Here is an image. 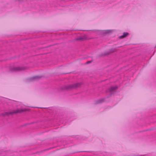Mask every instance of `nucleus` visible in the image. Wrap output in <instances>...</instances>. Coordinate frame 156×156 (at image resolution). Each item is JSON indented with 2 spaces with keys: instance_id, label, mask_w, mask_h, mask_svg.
<instances>
[{
  "instance_id": "nucleus-4",
  "label": "nucleus",
  "mask_w": 156,
  "mask_h": 156,
  "mask_svg": "<svg viewBox=\"0 0 156 156\" xmlns=\"http://www.w3.org/2000/svg\"><path fill=\"white\" fill-rule=\"evenodd\" d=\"M12 115V112H5L2 113L1 114V115L3 116H5L6 115Z\"/></svg>"
},
{
  "instance_id": "nucleus-7",
  "label": "nucleus",
  "mask_w": 156,
  "mask_h": 156,
  "mask_svg": "<svg viewBox=\"0 0 156 156\" xmlns=\"http://www.w3.org/2000/svg\"><path fill=\"white\" fill-rule=\"evenodd\" d=\"M41 77V76H34L32 78V79L33 80H37L40 79Z\"/></svg>"
},
{
  "instance_id": "nucleus-10",
  "label": "nucleus",
  "mask_w": 156,
  "mask_h": 156,
  "mask_svg": "<svg viewBox=\"0 0 156 156\" xmlns=\"http://www.w3.org/2000/svg\"><path fill=\"white\" fill-rule=\"evenodd\" d=\"M117 88V87L116 86L112 87L110 89V91L111 92L113 91H114Z\"/></svg>"
},
{
  "instance_id": "nucleus-8",
  "label": "nucleus",
  "mask_w": 156,
  "mask_h": 156,
  "mask_svg": "<svg viewBox=\"0 0 156 156\" xmlns=\"http://www.w3.org/2000/svg\"><path fill=\"white\" fill-rule=\"evenodd\" d=\"M112 32V30H104L103 31V33L105 34H108Z\"/></svg>"
},
{
  "instance_id": "nucleus-2",
  "label": "nucleus",
  "mask_w": 156,
  "mask_h": 156,
  "mask_svg": "<svg viewBox=\"0 0 156 156\" xmlns=\"http://www.w3.org/2000/svg\"><path fill=\"white\" fill-rule=\"evenodd\" d=\"M28 69V67L25 66H14L11 68V70L13 72H18L24 71Z\"/></svg>"
},
{
  "instance_id": "nucleus-11",
  "label": "nucleus",
  "mask_w": 156,
  "mask_h": 156,
  "mask_svg": "<svg viewBox=\"0 0 156 156\" xmlns=\"http://www.w3.org/2000/svg\"><path fill=\"white\" fill-rule=\"evenodd\" d=\"M83 37V41L86 40L87 39H89L90 38H89L87 36H84Z\"/></svg>"
},
{
  "instance_id": "nucleus-3",
  "label": "nucleus",
  "mask_w": 156,
  "mask_h": 156,
  "mask_svg": "<svg viewBox=\"0 0 156 156\" xmlns=\"http://www.w3.org/2000/svg\"><path fill=\"white\" fill-rule=\"evenodd\" d=\"M28 110L26 109H17L16 110H14L12 112V114H16L18 113H21L24 112H26Z\"/></svg>"
},
{
  "instance_id": "nucleus-12",
  "label": "nucleus",
  "mask_w": 156,
  "mask_h": 156,
  "mask_svg": "<svg viewBox=\"0 0 156 156\" xmlns=\"http://www.w3.org/2000/svg\"><path fill=\"white\" fill-rule=\"evenodd\" d=\"M104 101V99H101L97 101V103H99L101 102H102Z\"/></svg>"
},
{
  "instance_id": "nucleus-13",
  "label": "nucleus",
  "mask_w": 156,
  "mask_h": 156,
  "mask_svg": "<svg viewBox=\"0 0 156 156\" xmlns=\"http://www.w3.org/2000/svg\"><path fill=\"white\" fill-rule=\"evenodd\" d=\"M82 40L83 41V37H79L78 38H76L75 39V40L77 41V40Z\"/></svg>"
},
{
  "instance_id": "nucleus-6",
  "label": "nucleus",
  "mask_w": 156,
  "mask_h": 156,
  "mask_svg": "<svg viewBox=\"0 0 156 156\" xmlns=\"http://www.w3.org/2000/svg\"><path fill=\"white\" fill-rule=\"evenodd\" d=\"M116 51V49L115 48H112L109 50V51L106 54L108 55L110 54L115 52Z\"/></svg>"
},
{
  "instance_id": "nucleus-5",
  "label": "nucleus",
  "mask_w": 156,
  "mask_h": 156,
  "mask_svg": "<svg viewBox=\"0 0 156 156\" xmlns=\"http://www.w3.org/2000/svg\"><path fill=\"white\" fill-rule=\"evenodd\" d=\"M129 34L128 33H124L121 36L119 37V38L122 39L126 37Z\"/></svg>"
},
{
  "instance_id": "nucleus-1",
  "label": "nucleus",
  "mask_w": 156,
  "mask_h": 156,
  "mask_svg": "<svg viewBox=\"0 0 156 156\" xmlns=\"http://www.w3.org/2000/svg\"><path fill=\"white\" fill-rule=\"evenodd\" d=\"M83 84L82 82H78L73 84L64 85L61 86L60 89L62 90H69L77 88H79Z\"/></svg>"
},
{
  "instance_id": "nucleus-9",
  "label": "nucleus",
  "mask_w": 156,
  "mask_h": 156,
  "mask_svg": "<svg viewBox=\"0 0 156 156\" xmlns=\"http://www.w3.org/2000/svg\"><path fill=\"white\" fill-rule=\"evenodd\" d=\"M34 123L33 122H30V123H26V124H25L24 125V126H33V125H32V124L33 123Z\"/></svg>"
},
{
  "instance_id": "nucleus-14",
  "label": "nucleus",
  "mask_w": 156,
  "mask_h": 156,
  "mask_svg": "<svg viewBox=\"0 0 156 156\" xmlns=\"http://www.w3.org/2000/svg\"><path fill=\"white\" fill-rule=\"evenodd\" d=\"M152 129H148L147 130H151Z\"/></svg>"
}]
</instances>
